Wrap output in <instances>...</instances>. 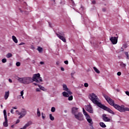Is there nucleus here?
I'll return each instance as SVG.
<instances>
[{"mask_svg": "<svg viewBox=\"0 0 129 129\" xmlns=\"http://www.w3.org/2000/svg\"><path fill=\"white\" fill-rule=\"evenodd\" d=\"M18 81L22 84H30L34 81L36 83L43 82V80L39 73L34 74L32 78L26 77L23 78L18 77Z\"/></svg>", "mask_w": 129, "mask_h": 129, "instance_id": "1", "label": "nucleus"}, {"mask_svg": "<svg viewBox=\"0 0 129 129\" xmlns=\"http://www.w3.org/2000/svg\"><path fill=\"white\" fill-rule=\"evenodd\" d=\"M89 98L94 103V104H96L100 108L104 109V110H106V111H108L109 113H111V114H114V112L110 109V108L107 107V106L101 104V103L99 102V98L98 97L95 95L94 93L90 94L89 96Z\"/></svg>", "mask_w": 129, "mask_h": 129, "instance_id": "2", "label": "nucleus"}, {"mask_svg": "<svg viewBox=\"0 0 129 129\" xmlns=\"http://www.w3.org/2000/svg\"><path fill=\"white\" fill-rule=\"evenodd\" d=\"M103 96L104 97L106 101L110 104V105H112L113 106L115 109H117L120 112H124V111H129V108L127 107H124V105L119 106L117 104L114 103V101L112 100L110 97L108 96L105 95V94H103Z\"/></svg>", "mask_w": 129, "mask_h": 129, "instance_id": "3", "label": "nucleus"}, {"mask_svg": "<svg viewBox=\"0 0 129 129\" xmlns=\"http://www.w3.org/2000/svg\"><path fill=\"white\" fill-rule=\"evenodd\" d=\"M55 35H56L57 37L59 38L60 40H61V41H63L64 43H66V38H65V34H64L63 32H58L55 33Z\"/></svg>", "mask_w": 129, "mask_h": 129, "instance_id": "4", "label": "nucleus"}, {"mask_svg": "<svg viewBox=\"0 0 129 129\" xmlns=\"http://www.w3.org/2000/svg\"><path fill=\"white\" fill-rule=\"evenodd\" d=\"M4 115L5 121L4 122L3 125L5 127H7V126H9V124H8V116L7 115V110L6 109L4 110Z\"/></svg>", "mask_w": 129, "mask_h": 129, "instance_id": "5", "label": "nucleus"}, {"mask_svg": "<svg viewBox=\"0 0 129 129\" xmlns=\"http://www.w3.org/2000/svg\"><path fill=\"white\" fill-rule=\"evenodd\" d=\"M27 114V110L25 109H22L20 112H19L18 115H20L19 118H23Z\"/></svg>", "mask_w": 129, "mask_h": 129, "instance_id": "6", "label": "nucleus"}, {"mask_svg": "<svg viewBox=\"0 0 129 129\" xmlns=\"http://www.w3.org/2000/svg\"><path fill=\"white\" fill-rule=\"evenodd\" d=\"M75 117L78 120H83V114L81 112H79L78 114H75Z\"/></svg>", "mask_w": 129, "mask_h": 129, "instance_id": "7", "label": "nucleus"}, {"mask_svg": "<svg viewBox=\"0 0 129 129\" xmlns=\"http://www.w3.org/2000/svg\"><path fill=\"white\" fill-rule=\"evenodd\" d=\"M117 39L118 37L111 36L110 37L109 40L113 45H115L116 44H117Z\"/></svg>", "mask_w": 129, "mask_h": 129, "instance_id": "8", "label": "nucleus"}, {"mask_svg": "<svg viewBox=\"0 0 129 129\" xmlns=\"http://www.w3.org/2000/svg\"><path fill=\"white\" fill-rule=\"evenodd\" d=\"M102 119L104 120V121L106 122H109L110 121V119L107 117H106V114H103L102 115Z\"/></svg>", "mask_w": 129, "mask_h": 129, "instance_id": "9", "label": "nucleus"}, {"mask_svg": "<svg viewBox=\"0 0 129 129\" xmlns=\"http://www.w3.org/2000/svg\"><path fill=\"white\" fill-rule=\"evenodd\" d=\"M86 110H87L90 113H93V110L92 109V107L90 105H87L86 107Z\"/></svg>", "mask_w": 129, "mask_h": 129, "instance_id": "10", "label": "nucleus"}, {"mask_svg": "<svg viewBox=\"0 0 129 129\" xmlns=\"http://www.w3.org/2000/svg\"><path fill=\"white\" fill-rule=\"evenodd\" d=\"M86 119H87L88 122H89V123H90V124H93V121H92V119H91V117H90V116H87L86 117Z\"/></svg>", "mask_w": 129, "mask_h": 129, "instance_id": "11", "label": "nucleus"}, {"mask_svg": "<svg viewBox=\"0 0 129 129\" xmlns=\"http://www.w3.org/2000/svg\"><path fill=\"white\" fill-rule=\"evenodd\" d=\"M9 96H10V91L5 92V94L4 95V98L6 100L9 98Z\"/></svg>", "mask_w": 129, "mask_h": 129, "instance_id": "12", "label": "nucleus"}, {"mask_svg": "<svg viewBox=\"0 0 129 129\" xmlns=\"http://www.w3.org/2000/svg\"><path fill=\"white\" fill-rule=\"evenodd\" d=\"M78 108L77 107H73L72 109V112L73 114H74V115H75V114H76V112H77V110H78Z\"/></svg>", "mask_w": 129, "mask_h": 129, "instance_id": "13", "label": "nucleus"}, {"mask_svg": "<svg viewBox=\"0 0 129 129\" xmlns=\"http://www.w3.org/2000/svg\"><path fill=\"white\" fill-rule=\"evenodd\" d=\"M32 124V122L31 121H29L27 123H26L24 126V128L26 129L28 126H30Z\"/></svg>", "mask_w": 129, "mask_h": 129, "instance_id": "14", "label": "nucleus"}, {"mask_svg": "<svg viewBox=\"0 0 129 129\" xmlns=\"http://www.w3.org/2000/svg\"><path fill=\"white\" fill-rule=\"evenodd\" d=\"M99 125L101 127H103L105 128V127H106V125L103 122H101L99 123Z\"/></svg>", "mask_w": 129, "mask_h": 129, "instance_id": "15", "label": "nucleus"}, {"mask_svg": "<svg viewBox=\"0 0 129 129\" xmlns=\"http://www.w3.org/2000/svg\"><path fill=\"white\" fill-rule=\"evenodd\" d=\"M63 89L64 90V91H68V90H69V89H68V87H67V85L66 84L63 85Z\"/></svg>", "mask_w": 129, "mask_h": 129, "instance_id": "16", "label": "nucleus"}, {"mask_svg": "<svg viewBox=\"0 0 129 129\" xmlns=\"http://www.w3.org/2000/svg\"><path fill=\"white\" fill-rule=\"evenodd\" d=\"M62 95L64 97H69V94L66 92H63Z\"/></svg>", "mask_w": 129, "mask_h": 129, "instance_id": "17", "label": "nucleus"}, {"mask_svg": "<svg viewBox=\"0 0 129 129\" xmlns=\"http://www.w3.org/2000/svg\"><path fill=\"white\" fill-rule=\"evenodd\" d=\"M12 39H13V40L14 41V42L16 43V44H17V43H18V39H17V37H16V36L13 35L12 36Z\"/></svg>", "mask_w": 129, "mask_h": 129, "instance_id": "18", "label": "nucleus"}, {"mask_svg": "<svg viewBox=\"0 0 129 129\" xmlns=\"http://www.w3.org/2000/svg\"><path fill=\"white\" fill-rule=\"evenodd\" d=\"M120 67L121 68H125V67H126V64H125V63H123V62H121L120 63Z\"/></svg>", "mask_w": 129, "mask_h": 129, "instance_id": "19", "label": "nucleus"}, {"mask_svg": "<svg viewBox=\"0 0 129 129\" xmlns=\"http://www.w3.org/2000/svg\"><path fill=\"white\" fill-rule=\"evenodd\" d=\"M93 69L95 71V72L98 74H99L100 73V71H99V70H98V69L96 68V67H93Z\"/></svg>", "mask_w": 129, "mask_h": 129, "instance_id": "20", "label": "nucleus"}, {"mask_svg": "<svg viewBox=\"0 0 129 129\" xmlns=\"http://www.w3.org/2000/svg\"><path fill=\"white\" fill-rule=\"evenodd\" d=\"M38 87H39V88L41 90H43V91H46V89L44 87H43L40 85H38Z\"/></svg>", "mask_w": 129, "mask_h": 129, "instance_id": "21", "label": "nucleus"}, {"mask_svg": "<svg viewBox=\"0 0 129 129\" xmlns=\"http://www.w3.org/2000/svg\"><path fill=\"white\" fill-rule=\"evenodd\" d=\"M37 50L39 52V53H41L42 52H43V48L38 46Z\"/></svg>", "mask_w": 129, "mask_h": 129, "instance_id": "22", "label": "nucleus"}, {"mask_svg": "<svg viewBox=\"0 0 129 129\" xmlns=\"http://www.w3.org/2000/svg\"><path fill=\"white\" fill-rule=\"evenodd\" d=\"M6 57H7V58H11V57H13V54L11 53H8L6 55Z\"/></svg>", "mask_w": 129, "mask_h": 129, "instance_id": "23", "label": "nucleus"}, {"mask_svg": "<svg viewBox=\"0 0 129 129\" xmlns=\"http://www.w3.org/2000/svg\"><path fill=\"white\" fill-rule=\"evenodd\" d=\"M49 119H50V120H54L55 118L54 117V116H53V115H52V114H49Z\"/></svg>", "mask_w": 129, "mask_h": 129, "instance_id": "24", "label": "nucleus"}, {"mask_svg": "<svg viewBox=\"0 0 129 129\" xmlns=\"http://www.w3.org/2000/svg\"><path fill=\"white\" fill-rule=\"evenodd\" d=\"M37 116H38V117L41 116V113L40 112V109H39V108H37Z\"/></svg>", "mask_w": 129, "mask_h": 129, "instance_id": "25", "label": "nucleus"}, {"mask_svg": "<svg viewBox=\"0 0 129 129\" xmlns=\"http://www.w3.org/2000/svg\"><path fill=\"white\" fill-rule=\"evenodd\" d=\"M125 55L126 57V59H127L128 60L129 59V55H128V52H125Z\"/></svg>", "mask_w": 129, "mask_h": 129, "instance_id": "26", "label": "nucleus"}, {"mask_svg": "<svg viewBox=\"0 0 129 129\" xmlns=\"http://www.w3.org/2000/svg\"><path fill=\"white\" fill-rule=\"evenodd\" d=\"M68 100H69L70 101L73 100V96L71 95L70 97L69 96Z\"/></svg>", "mask_w": 129, "mask_h": 129, "instance_id": "27", "label": "nucleus"}, {"mask_svg": "<svg viewBox=\"0 0 129 129\" xmlns=\"http://www.w3.org/2000/svg\"><path fill=\"white\" fill-rule=\"evenodd\" d=\"M51 112H55L56 111V108L54 107H52L51 109Z\"/></svg>", "mask_w": 129, "mask_h": 129, "instance_id": "28", "label": "nucleus"}, {"mask_svg": "<svg viewBox=\"0 0 129 129\" xmlns=\"http://www.w3.org/2000/svg\"><path fill=\"white\" fill-rule=\"evenodd\" d=\"M16 65L17 67H20V66H21V62L18 61L16 62Z\"/></svg>", "mask_w": 129, "mask_h": 129, "instance_id": "29", "label": "nucleus"}, {"mask_svg": "<svg viewBox=\"0 0 129 129\" xmlns=\"http://www.w3.org/2000/svg\"><path fill=\"white\" fill-rule=\"evenodd\" d=\"M123 48H125V49H126V48H127V44L125 43L122 46Z\"/></svg>", "mask_w": 129, "mask_h": 129, "instance_id": "30", "label": "nucleus"}, {"mask_svg": "<svg viewBox=\"0 0 129 129\" xmlns=\"http://www.w3.org/2000/svg\"><path fill=\"white\" fill-rule=\"evenodd\" d=\"M83 113H84V115L86 117L87 116H89V115H88V114L87 113V112L86 111L84 112Z\"/></svg>", "mask_w": 129, "mask_h": 129, "instance_id": "31", "label": "nucleus"}, {"mask_svg": "<svg viewBox=\"0 0 129 129\" xmlns=\"http://www.w3.org/2000/svg\"><path fill=\"white\" fill-rule=\"evenodd\" d=\"M2 61L3 63H6V62H7V58L2 59Z\"/></svg>", "mask_w": 129, "mask_h": 129, "instance_id": "32", "label": "nucleus"}, {"mask_svg": "<svg viewBox=\"0 0 129 129\" xmlns=\"http://www.w3.org/2000/svg\"><path fill=\"white\" fill-rule=\"evenodd\" d=\"M67 92H68V94L69 95H72V94H73L72 92L71 91H70L69 90H68V91H67Z\"/></svg>", "mask_w": 129, "mask_h": 129, "instance_id": "33", "label": "nucleus"}, {"mask_svg": "<svg viewBox=\"0 0 129 129\" xmlns=\"http://www.w3.org/2000/svg\"><path fill=\"white\" fill-rule=\"evenodd\" d=\"M20 96H23L24 95V90H22L21 92Z\"/></svg>", "mask_w": 129, "mask_h": 129, "instance_id": "34", "label": "nucleus"}, {"mask_svg": "<svg viewBox=\"0 0 129 129\" xmlns=\"http://www.w3.org/2000/svg\"><path fill=\"white\" fill-rule=\"evenodd\" d=\"M117 75H118V76H120V75H121V72H118L117 73Z\"/></svg>", "mask_w": 129, "mask_h": 129, "instance_id": "35", "label": "nucleus"}, {"mask_svg": "<svg viewBox=\"0 0 129 129\" xmlns=\"http://www.w3.org/2000/svg\"><path fill=\"white\" fill-rule=\"evenodd\" d=\"M92 4L93 5H95V4H96V1H95V0H94L92 2Z\"/></svg>", "mask_w": 129, "mask_h": 129, "instance_id": "36", "label": "nucleus"}, {"mask_svg": "<svg viewBox=\"0 0 129 129\" xmlns=\"http://www.w3.org/2000/svg\"><path fill=\"white\" fill-rule=\"evenodd\" d=\"M36 91H37V92H40V91H41V89L39 88H37L36 89Z\"/></svg>", "mask_w": 129, "mask_h": 129, "instance_id": "37", "label": "nucleus"}, {"mask_svg": "<svg viewBox=\"0 0 129 129\" xmlns=\"http://www.w3.org/2000/svg\"><path fill=\"white\" fill-rule=\"evenodd\" d=\"M85 87H87L88 86V84L87 83H85L84 84Z\"/></svg>", "mask_w": 129, "mask_h": 129, "instance_id": "38", "label": "nucleus"}, {"mask_svg": "<svg viewBox=\"0 0 129 129\" xmlns=\"http://www.w3.org/2000/svg\"><path fill=\"white\" fill-rule=\"evenodd\" d=\"M22 45H25V43H24V42H21V43L19 44V46H22Z\"/></svg>", "mask_w": 129, "mask_h": 129, "instance_id": "39", "label": "nucleus"}, {"mask_svg": "<svg viewBox=\"0 0 129 129\" xmlns=\"http://www.w3.org/2000/svg\"><path fill=\"white\" fill-rule=\"evenodd\" d=\"M64 63V64H66V65H68V60H65Z\"/></svg>", "mask_w": 129, "mask_h": 129, "instance_id": "40", "label": "nucleus"}, {"mask_svg": "<svg viewBox=\"0 0 129 129\" xmlns=\"http://www.w3.org/2000/svg\"><path fill=\"white\" fill-rule=\"evenodd\" d=\"M40 64L41 65H44L45 64V62L44 61H40Z\"/></svg>", "mask_w": 129, "mask_h": 129, "instance_id": "41", "label": "nucleus"}, {"mask_svg": "<svg viewBox=\"0 0 129 129\" xmlns=\"http://www.w3.org/2000/svg\"><path fill=\"white\" fill-rule=\"evenodd\" d=\"M125 94H126V95H127L128 96H129V92H128V91H126V92H125Z\"/></svg>", "mask_w": 129, "mask_h": 129, "instance_id": "42", "label": "nucleus"}, {"mask_svg": "<svg viewBox=\"0 0 129 129\" xmlns=\"http://www.w3.org/2000/svg\"><path fill=\"white\" fill-rule=\"evenodd\" d=\"M11 112L13 114H14V113H15V112H14V109H11Z\"/></svg>", "mask_w": 129, "mask_h": 129, "instance_id": "43", "label": "nucleus"}, {"mask_svg": "<svg viewBox=\"0 0 129 129\" xmlns=\"http://www.w3.org/2000/svg\"><path fill=\"white\" fill-rule=\"evenodd\" d=\"M102 11L103 12H106V8H103Z\"/></svg>", "mask_w": 129, "mask_h": 129, "instance_id": "44", "label": "nucleus"}, {"mask_svg": "<svg viewBox=\"0 0 129 129\" xmlns=\"http://www.w3.org/2000/svg\"><path fill=\"white\" fill-rule=\"evenodd\" d=\"M9 82L10 83H12L13 82V81L12 80V79H9Z\"/></svg>", "mask_w": 129, "mask_h": 129, "instance_id": "45", "label": "nucleus"}, {"mask_svg": "<svg viewBox=\"0 0 129 129\" xmlns=\"http://www.w3.org/2000/svg\"><path fill=\"white\" fill-rule=\"evenodd\" d=\"M43 113H42V118H43V119H44V118L46 117V116H43Z\"/></svg>", "mask_w": 129, "mask_h": 129, "instance_id": "46", "label": "nucleus"}, {"mask_svg": "<svg viewBox=\"0 0 129 129\" xmlns=\"http://www.w3.org/2000/svg\"><path fill=\"white\" fill-rule=\"evenodd\" d=\"M19 122H20V119H17L16 123L17 124V123H19Z\"/></svg>", "mask_w": 129, "mask_h": 129, "instance_id": "47", "label": "nucleus"}, {"mask_svg": "<svg viewBox=\"0 0 129 129\" xmlns=\"http://www.w3.org/2000/svg\"><path fill=\"white\" fill-rule=\"evenodd\" d=\"M61 71H64L65 69H64V68H61Z\"/></svg>", "mask_w": 129, "mask_h": 129, "instance_id": "48", "label": "nucleus"}, {"mask_svg": "<svg viewBox=\"0 0 129 129\" xmlns=\"http://www.w3.org/2000/svg\"><path fill=\"white\" fill-rule=\"evenodd\" d=\"M12 108L13 109H18V107H17L16 106V107H13Z\"/></svg>", "mask_w": 129, "mask_h": 129, "instance_id": "49", "label": "nucleus"}, {"mask_svg": "<svg viewBox=\"0 0 129 129\" xmlns=\"http://www.w3.org/2000/svg\"><path fill=\"white\" fill-rule=\"evenodd\" d=\"M71 2L72 3L73 5H75L74 3V1L73 0H71Z\"/></svg>", "mask_w": 129, "mask_h": 129, "instance_id": "50", "label": "nucleus"}, {"mask_svg": "<svg viewBox=\"0 0 129 129\" xmlns=\"http://www.w3.org/2000/svg\"><path fill=\"white\" fill-rule=\"evenodd\" d=\"M56 64V65H59V64H60V62L59 61H57Z\"/></svg>", "mask_w": 129, "mask_h": 129, "instance_id": "51", "label": "nucleus"}, {"mask_svg": "<svg viewBox=\"0 0 129 129\" xmlns=\"http://www.w3.org/2000/svg\"><path fill=\"white\" fill-rule=\"evenodd\" d=\"M86 112V111H85V110L84 109V108H83V113H84V112Z\"/></svg>", "mask_w": 129, "mask_h": 129, "instance_id": "52", "label": "nucleus"}, {"mask_svg": "<svg viewBox=\"0 0 129 129\" xmlns=\"http://www.w3.org/2000/svg\"><path fill=\"white\" fill-rule=\"evenodd\" d=\"M33 84H34V85H35V86H37V85H38V86H39V85H38L37 84H36V83H33Z\"/></svg>", "mask_w": 129, "mask_h": 129, "instance_id": "53", "label": "nucleus"}, {"mask_svg": "<svg viewBox=\"0 0 129 129\" xmlns=\"http://www.w3.org/2000/svg\"><path fill=\"white\" fill-rule=\"evenodd\" d=\"M121 51H123V47H121Z\"/></svg>", "mask_w": 129, "mask_h": 129, "instance_id": "54", "label": "nucleus"}, {"mask_svg": "<svg viewBox=\"0 0 129 129\" xmlns=\"http://www.w3.org/2000/svg\"><path fill=\"white\" fill-rule=\"evenodd\" d=\"M64 112L66 113H67V110H65L64 111Z\"/></svg>", "mask_w": 129, "mask_h": 129, "instance_id": "55", "label": "nucleus"}, {"mask_svg": "<svg viewBox=\"0 0 129 129\" xmlns=\"http://www.w3.org/2000/svg\"><path fill=\"white\" fill-rule=\"evenodd\" d=\"M116 91H117L118 92H119V90L116 89Z\"/></svg>", "mask_w": 129, "mask_h": 129, "instance_id": "56", "label": "nucleus"}, {"mask_svg": "<svg viewBox=\"0 0 129 129\" xmlns=\"http://www.w3.org/2000/svg\"><path fill=\"white\" fill-rule=\"evenodd\" d=\"M10 114H11V113H8V115L9 116H10Z\"/></svg>", "mask_w": 129, "mask_h": 129, "instance_id": "57", "label": "nucleus"}, {"mask_svg": "<svg viewBox=\"0 0 129 129\" xmlns=\"http://www.w3.org/2000/svg\"><path fill=\"white\" fill-rule=\"evenodd\" d=\"M16 112H18L19 113V112H19V110H16Z\"/></svg>", "mask_w": 129, "mask_h": 129, "instance_id": "58", "label": "nucleus"}, {"mask_svg": "<svg viewBox=\"0 0 129 129\" xmlns=\"http://www.w3.org/2000/svg\"><path fill=\"white\" fill-rule=\"evenodd\" d=\"M22 96L23 99H24V96Z\"/></svg>", "mask_w": 129, "mask_h": 129, "instance_id": "59", "label": "nucleus"}, {"mask_svg": "<svg viewBox=\"0 0 129 129\" xmlns=\"http://www.w3.org/2000/svg\"><path fill=\"white\" fill-rule=\"evenodd\" d=\"M92 129H94V127H93V126H92Z\"/></svg>", "mask_w": 129, "mask_h": 129, "instance_id": "60", "label": "nucleus"}, {"mask_svg": "<svg viewBox=\"0 0 129 129\" xmlns=\"http://www.w3.org/2000/svg\"><path fill=\"white\" fill-rule=\"evenodd\" d=\"M49 27H51V25L50 24H49Z\"/></svg>", "mask_w": 129, "mask_h": 129, "instance_id": "61", "label": "nucleus"}, {"mask_svg": "<svg viewBox=\"0 0 129 129\" xmlns=\"http://www.w3.org/2000/svg\"><path fill=\"white\" fill-rule=\"evenodd\" d=\"M1 107H3V105H1Z\"/></svg>", "mask_w": 129, "mask_h": 129, "instance_id": "62", "label": "nucleus"}, {"mask_svg": "<svg viewBox=\"0 0 129 129\" xmlns=\"http://www.w3.org/2000/svg\"><path fill=\"white\" fill-rule=\"evenodd\" d=\"M54 2H55V0H53Z\"/></svg>", "mask_w": 129, "mask_h": 129, "instance_id": "63", "label": "nucleus"}]
</instances>
